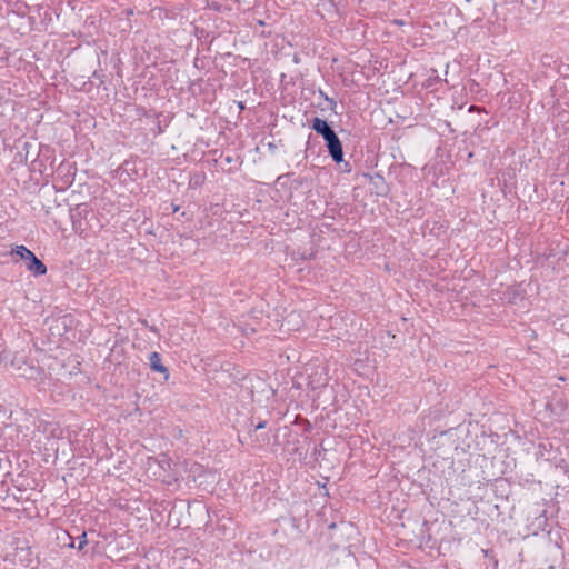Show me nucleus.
Returning <instances> with one entry per match:
<instances>
[{
	"mask_svg": "<svg viewBox=\"0 0 569 569\" xmlns=\"http://www.w3.org/2000/svg\"><path fill=\"white\" fill-rule=\"evenodd\" d=\"M326 148L328 150L329 156L331 157L332 161L337 164H340L343 162V147L342 142L339 139L338 134L332 137L331 139L327 140L325 142Z\"/></svg>",
	"mask_w": 569,
	"mask_h": 569,
	"instance_id": "nucleus-3",
	"label": "nucleus"
},
{
	"mask_svg": "<svg viewBox=\"0 0 569 569\" xmlns=\"http://www.w3.org/2000/svg\"><path fill=\"white\" fill-rule=\"evenodd\" d=\"M149 365H150V368L152 371L159 372V373H164V378L168 379L169 371H168L167 367L162 363L161 356L159 352L153 351L150 353Z\"/></svg>",
	"mask_w": 569,
	"mask_h": 569,
	"instance_id": "nucleus-7",
	"label": "nucleus"
},
{
	"mask_svg": "<svg viewBox=\"0 0 569 569\" xmlns=\"http://www.w3.org/2000/svg\"><path fill=\"white\" fill-rule=\"evenodd\" d=\"M521 6L529 11H536L541 8L543 0H521Z\"/></svg>",
	"mask_w": 569,
	"mask_h": 569,
	"instance_id": "nucleus-9",
	"label": "nucleus"
},
{
	"mask_svg": "<svg viewBox=\"0 0 569 569\" xmlns=\"http://www.w3.org/2000/svg\"><path fill=\"white\" fill-rule=\"evenodd\" d=\"M311 129L319 136L322 137L325 142L332 137H335L337 133L332 129V127L328 123L327 120L321 119L319 117H315L311 121Z\"/></svg>",
	"mask_w": 569,
	"mask_h": 569,
	"instance_id": "nucleus-4",
	"label": "nucleus"
},
{
	"mask_svg": "<svg viewBox=\"0 0 569 569\" xmlns=\"http://www.w3.org/2000/svg\"><path fill=\"white\" fill-rule=\"evenodd\" d=\"M311 129L319 136L322 137L325 142L332 137H335L337 133L332 129V127L328 123L327 120L321 119L319 117H315L311 121Z\"/></svg>",
	"mask_w": 569,
	"mask_h": 569,
	"instance_id": "nucleus-5",
	"label": "nucleus"
},
{
	"mask_svg": "<svg viewBox=\"0 0 569 569\" xmlns=\"http://www.w3.org/2000/svg\"><path fill=\"white\" fill-rule=\"evenodd\" d=\"M369 183L372 186L375 194L380 197H386L388 194L389 187L381 174L376 173L375 176H370Z\"/></svg>",
	"mask_w": 569,
	"mask_h": 569,
	"instance_id": "nucleus-6",
	"label": "nucleus"
},
{
	"mask_svg": "<svg viewBox=\"0 0 569 569\" xmlns=\"http://www.w3.org/2000/svg\"><path fill=\"white\" fill-rule=\"evenodd\" d=\"M4 458H6L4 452H0V470H1V469H2V467H3Z\"/></svg>",
	"mask_w": 569,
	"mask_h": 569,
	"instance_id": "nucleus-16",
	"label": "nucleus"
},
{
	"mask_svg": "<svg viewBox=\"0 0 569 569\" xmlns=\"http://www.w3.org/2000/svg\"><path fill=\"white\" fill-rule=\"evenodd\" d=\"M226 161L230 163L232 161V158L231 157H226Z\"/></svg>",
	"mask_w": 569,
	"mask_h": 569,
	"instance_id": "nucleus-20",
	"label": "nucleus"
},
{
	"mask_svg": "<svg viewBox=\"0 0 569 569\" xmlns=\"http://www.w3.org/2000/svg\"><path fill=\"white\" fill-rule=\"evenodd\" d=\"M252 426H253V429H252V430H250V432H249V433H250V437H252V436H253V435H252V432H253V433H256V432H258L259 430L264 429V428L267 427V421H266V420H260L257 425H253V423H252Z\"/></svg>",
	"mask_w": 569,
	"mask_h": 569,
	"instance_id": "nucleus-11",
	"label": "nucleus"
},
{
	"mask_svg": "<svg viewBox=\"0 0 569 569\" xmlns=\"http://www.w3.org/2000/svg\"><path fill=\"white\" fill-rule=\"evenodd\" d=\"M17 369H18L20 376H27V369H22L21 366H19Z\"/></svg>",
	"mask_w": 569,
	"mask_h": 569,
	"instance_id": "nucleus-17",
	"label": "nucleus"
},
{
	"mask_svg": "<svg viewBox=\"0 0 569 569\" xmlns=\"http://www.w3.org/2000/svg\"><path fill=\"white\" fill-rule=\"evenodd\" d=\"M326 100L329 102L330 109L333 110L336 104H337V102L333 99L328 98V97H326Z\"/></svg>",
	"mask_w": 569,
	"mask_h": 569,
	"instance_id": "nucleus-15",
	"label": "nucleus"
},
{
	"mask_svg": "<svg viewBox=\"0 0 569 569\" xmlns=\"http://www.w3.org/2000/svg\"><path fill=\"white\" fill-rule=\"evenodd\" d=\"M258 23H259L260 26H264V22H263V21H261V20H259V21H258Z\"/></svg>",
	"mask_w": 569,
	"mask_h": 569,
	"instance_id": "nucleus-21",
	"label": "nucleus"
},
{
	"mask_svg": "<svg viewBox=\"0 0 569 569\" xmlns=\"http://www.w3.org/2000/svg\"><path fill=\"white\" fill-rule=\"evenodd\" d=\"M78 539H79V541H78V546H76V548L78 550H82L84 548V546L88 543L87 533L82 532V535Z\"/></svg>",
	"mask_w": 569,
	"mask_h": 569,
	"instance_id": "nucleus-12",
	"label": "nucleus"
},
{
	"mask_svg": "<svg viewBox=\"0 0 569 569\" xmlns=\"http://www.w3.org/2000/svg\"><path fill=\"white\" fill-rule=\"evenodd\" d=\"M19 362H22V358H17V357H16V358H13V360H12L11 365H12V366H16V363H19Z\"/></svg>",
	"mask_w": 569,
	"mask_h": 569,
	"instance_id": "nucleus-18",
	"label": "nucleus"
},
{
	"mask_svg": "<svg viewBox=\"0 0 569 569\" xmlns=\"http://www.w3.org/2000/svg\"><path fill=\"white\" fill-rule=\"evenodd\" d=\"M252 441L256 442V447H262L263 445L268 443L269 440H270V437L267 432H261V433H253L252 432Z\"/></svg>",
	"mask_w": 569,
	"mask_h": 569,
	"instance_id": "nucleus-8",
	"label": "nucleus"
},
{
	"mask_svg": "<svg viewBox=\"0 0 569 569\" xmlns=\"http://www.w3.org/2000/svg\"><path fill=\"white\" fill-rule=\"evenodd\" d=\"M342 163H343V166L341 167V170L343 172H350L351 171V164L349 162H345V161Z\"/></svg>",
	"mask_w": 569,
	"mask_h": 569,
	"instance_id": "nucleus-14",
	"label": "nucleus"
},
{
	"mask_svg": "<svg viewBox=\"0 0 569 569\" xmlns=\"http://www.w3.org/2000/svg\"><path fill=\"white\" fill-rule=\"evenodd\" d=\"M11 256L19 258L26 262V268L32 272L36 277L43 276L47 273L46 264L37 258V256L29 250L26 246L20 244L11 249Z\"/></svg>",
	"mask_w": 569,
	"mask_h": 569,
	"instance_id": "nucleus-1",
	"label": "nucleus"
},
{
	"mask_svg": "<svg viewBox=\"0 0 569 569\" xmlns=\"http://www.w3.org/2000/svg\"><path fill=\"white\" fill-rule=\"evenodd\" d=\"M58 539L69 548H76L74 539L67 532H62V537L58 536Z\"/></svg>",
	"mask_w": 569,
	"mask_h": 569,
	"instance_id": "nucleus-10",
	"label": "nucleus"
},
{
	"mask_svg": "<svg viewBox=\"0 0 569 569\" xmlns=\"http://www.w3.org/2000/svg\"><path fill=\"white\" fill-rule=\"evenodd\" d=\"M92 213V209L88 203H79L70 209V218L74 230H84L88 226V216Z\"/></svg>",
	"mask_w": 569,
	"mask_h": 569,
	"instance_id": "nucleus-2",
	"label": "nucleus"
},
{
	"mask_svg": "<svg viewBox=\"0 0 569 569\" xmlns=\"http://www.w3.org/2000/svg\"><path fill=\"white\" fill-rule=\"evenodd\" d=\"M33 143L31 142H24L23 150L26 151V161L29 159V154L31 153V149L33 148Z\"/></svg>",
	"mask_w": 569,
	"mask_h": 569,
	"instance_id": "nucleus-13",
	"label": "nucleus"
},
{
	"mask_svg": "<svg viewBox=\"0 0 569 569\" xmlns=\"http://www.w3.org/2000/svg\"><path fill=\"white\" fill-rule=\"evenodd\" d=\"M93 77H96V78H100V77H102V76L99 73V71H94V72H93Z\"/></svg>",
	"mask_w": 569,
	"mask_h": 569,
	"instance_id": "nucleus-19",
	"label": "nucleus"
}]
</instances>
